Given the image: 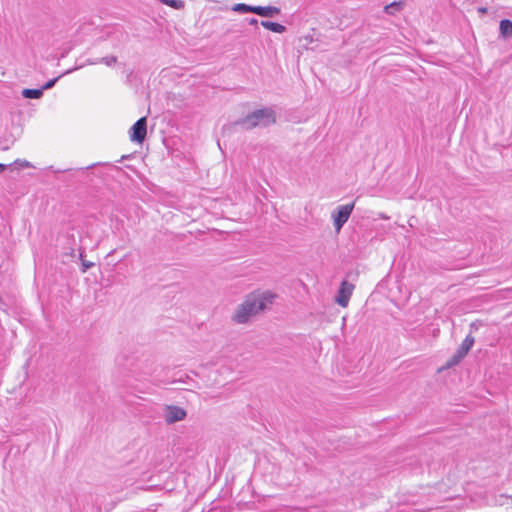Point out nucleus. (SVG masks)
Returning <instances> with one entry per match:
<instances>
[{"mask_svg": "<svg viewBox=\"0 0 512 512\" xmlns=\"http://www.w3.org/2000/svg\"><path fill=\"white\" fill-rule=\"evenodd\" d=\"M499 31L501 37L504 39L510 38L512 36V21L508 19H504L500 21Z\"/></svg>", "mask_w": 512, "mask_h": 512, "instance_id": "1a4fd4ad", "label": "nucleus"}, {"mask_svg": "<svg viewBox=\"0 0 512 512\" xmlns=\"http://www.w3.org/2000/svg\"><path fill=\"white\" fill-rule=\"evenodd\" d=\"M232 10L238 13H254L255 6L247 5L244 3H237L233 5Z\"/></svg>", "mask_w": 512, "mask_h": 512, "instance_id": "f8f14e48", "label": "nucleus"}, {"mask_svg": "<svg viewBox=\"0 0 512 512\" xmlns=\"http://www.w3.org/2000/svg\"><path fill=\"white\" fill-rule=\"evenodd\" d=\"M6 168V165L0 164V173H2Z\"/></svg>", "mask_w": 512, "mask_h": 512, "instance_id": "4be33fe9", "label": "nucleus"}, {"mask_svg": "<svg viewBox=\"0 0 512 512\" xmlns=\"http://www.w3.org/2000/svg\"><path fill=\"white\" fill-rule=\"evenodd\" d=\"M58 79H59V77L49 80L41 89H43V91H44V90L52 88Z\"/></svg>", "mask_w": 512, "mask_h": 512, "instance_id": "f3484780", "label": "nucleus"}, {"mask_svg": "<svg viewBox=\"0 0 512 512\" xmlns=\"http://www.w3.org/2000/svg\"><path fill=\"white\" fill-rule=\"evenodd\" d=\"M474 343H475L474 337L471 334L467 335L465 337V339L462 341V343L459 346V348L457 349L456 353L460 357L464 358L468 354V352L470 351V349L472 348Z\"/></svg>", "mask_w": 512, "mask_h": 512, "instance_id": "0eeeda50", "label": "nucleus"}, {"mask_svg": "<svg viewBox=\"0 0 512 512\" xmlns=\"http://www.w3.org/2000/svg\"><path fill=\"white\" fill-rule=\"evenodd\" d=\"M257 22H258V21H257V19H255V18H252V19H250V21H249V23H250L251 25H255V24H257Z\"/></svg>", "mask_w": 512, "mask_h": 512, "instance_id": "412c9836", "label": "nucleus"}, {"mask_svg": "<svg viewBox=\"0 0 512 512\" xmlns=\"http://www.w3.org/2000/svg\"><path fill=\"white\" fill-rule=\"evenodd\" d=\"M147 133L146 117L140 118L130 129V140L137 143H142Z\"/></svg>", "mask_w": 512, "mask_h": 512, "instance_id": "423d86ee", "label": "nucleus"}, {"mask_svg": "<svg viewBox=\"0 0 512 512\" xmlns=\"http://www.w3.org/2000/svg\"><path fill=\"white\" fill-rule=\"evenodd\" d=\"M43 95V89H24L22 96L27 99H39Z\"/></svg>", "mask_w": 512, "mask_h": 512, "instance_id": "9b49d317", "label": "nucleus"}, {"mask_svg": "<svg viewBox=\"0 0 512 512\" xmlns=\"http://www.w3.org/2000/svg\"><path fill=\"white\" fill-rule=\"evenodd\" d=\"M354 289L355 286L352 283L343 280L335 297V302L343 308L347 307Z\"/></svg>", "mask_w": 512, "mask_h": 512, "instance_id": "39448f33", "label": "nucleus"}, {"mask_svg": "<svg viewBox=\"0 0 512 512\" xmlns=\"http://www.w3.org/2000/svg\"><path fill=\"white\" fill-rule=\"evenodd\" d=\"M116 62H117V58L115 56H108V57H103L100 60L89 61V64L95 65V64H98V63H103V64H105L107 66H112Z\"/></svg>", "mask_w": 512, "mask_h": 512, "instance_id": "ddd939ff", "label": "nucleus"}, {"mask_svg": "<svg viewBox=\"0 0 512 512\" xmlns=\"http://www.w3.org/2000/svg\"><path fill=\"white\" fill-rule=\"evenodd\" d=\"M396 5H397V3H392L391 5L386 6V7H385V10H386V11H388V9H389L390 7H392V6H396Z\"/></svg>", "mask_w": 512, "mask_h": 512, "instance_id": "5701e85b", "label": "nucleus"}, {"mask_svg": "<svg viewBox=\"0 0 512 512\" xmlns=\"http://www.w3.org/2000/svg\"><path fill=\"white\" fill-rule=\"evenodd\" d=\"M276 122L275 111L272 108H262L255 110L247 116L241 118L237 123L246 130L257 127H268Z\"/></svg>", "mask_w": 512, "mask_h": 512, "instance_id": "f03ea898", "label": "nucleus"}, {"mask_svg": "<svg viewBox=\"0 0 512 512\" xmlns=\"http://www.w3.org/2000/svg\"><path fill=\"white\" fill-rule=\"evenodd\" d=\"M484 324L481 320H475L473 321L470 325H469V328H470V331L471 333L472 332H475L477 331L480 327H482Z\"/></svg>", "mask_w": 512, "mask_h": 512, "instance_id": "dca6fc26", "label": "nucleus"}, {"mask_svg": "<svg viewBox=\"0 0 512 512\" xmlns=\"http://www.w3.org/2000/svg\"><path fill=\"white\" fill-rule=\"evenodd\" d=\"M378 216L379 218L383 219V220H388L389 219V216H387L386 214L384 213H378Z\"/></svg>", "mask_w": 512, "mask_h": 512, "instance_id": "6ab92c4d", "label": "nucleus"}, {"mask_svg": "<svg viewBox=\"0 0 512 512\" xmlns=\"http://www.w3.org/2000/svg\"><path fill=\"white\" fill-rule=\"evenodd\" d=\"M261 25L275 33H284L286 31V27L282 24L276 23V22H270V21H262Z\"/></svg>", "mask_w": 512, "mask_h": 512, "instance_id": "9d476101", "label": "nucleus"}, {"mask_svg": "<svg viewBox=\"0 0 512 512\" xmlns=\"http://www.w3.org/2000/svg\"><path fill=\"white\" fill-rule=\"evenodd\" d=\"M354 202L338 206L331 214L334 229L339 233L344 224L349 220L353 209Z\"/></svg>", "mask_w": 512, "mask_h": 512, "instance_id": "7ed1b4c3", "label": "nucleus"}, {"mask_svg": "<svg viewBox=\"0 0 512 512\" xmlns=\"http://www.w3.org/2000/svg\"><path fill=\"white\" fill-rule=\"evenodd\" d=\"M463 357H460L456 352L455 354L447 361L445 368H451L455 365H457Z\"/></svg>", "mask_w": 512, "mask_h": 512, "instance_id": "2eb2a0df", "label": "nucleus"}, {"mask_svg": "<svg viewBox=\"0 0 512 512\" xmlns=\"http://www.w3.org/2000/svg\"><path fill=\"white\" fill-rule=\"evenodd\" d=\"M478 12L481 13V14H485V13H487V8L486 7H479L478 8Z\"/></svg>", "mask_w": 512, "mask_h": 512, "instance_id": "aec40b11", "label": "nucleus"}, {"mask_svg": "<svg viewBox=\"0 0 512 512\" xmlns=\"http://www.w3.org/2000/svg\"><path fill=\"white\" fill-rule=\"evenodd\" d=\"M159 1L169 7H172L177 10L183 9L185 6L184 1H182V0H159Z\"/></svg>", "mask_w": 512, "mask_h": 512, "instance_id": "4468645a", "label": "nucleus"}, {"mask_svg": "<svg viewBox=\"0 0 512 512\" xmlns=\"http://www.w3.org/2000/svg\"><path fill=\"white\" fill-rule=\"evenodd\" d=\"M275 294L269 291H254L235 308L231 319L237 324L249 323L254 317L267 310L274 302Z\"/></svg>", "mask_w": 512, "mask_h": 512, "instance_id": "f257e3e1", "label": "nucleus"}, {"mask_svg": "<svg viewBox=\"0 0 512 512\" xmlns=\"http://www.w3.org/2000/svg\"><path fill=\"white\" fill-rule=\"evenodd\" d=\"M82 266H83V272H86L88 269H90L91 267L94 266V263L93 262H90V261H86V260H83L82 261Z\"/></svg>", "mask_w": 512, "mask_h": 512, "instance_id": "a211bd4d", "label": "nucleus"}, {"mask_svg": "<svg viewBox=\"0 0 512 512\" xmlns=\"http://www.w3.org/2000/svg\"><path fill=\"white\" fill-rule=\"evenodd\" d=\"M186 416V410L180 406L166 405L163 408V418L165 423L168 425L183 421Z\"/></svg>", "mask_w": 512, "mask_h": 512, "instance_id": "20e7f679", "label": "nucleus"}, {"mask_svg": "<svg viewBox=\"0 0 512 512\" xmlns=\"http://www.w3.org/2000/svg\"><path fill=\"white\" fill-rule=\"evenodd\" d=\"M254 13L262 17H274L280 13V9L275 6H255Z\"/></svg>", "mask_w": 512, "mask_h": 512, "instance_id": "6e6552de", "label": "nucleus"}]
</instances>
